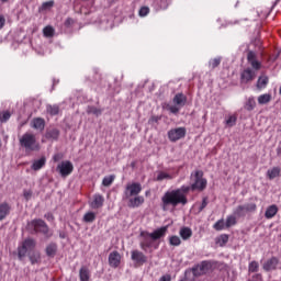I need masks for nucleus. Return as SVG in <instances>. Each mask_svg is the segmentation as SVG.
Masks as SVG:
<instances>
[{
    "label": "nucleus",
    "instance_id": "obj_42",
    "mask_svg": "<svg viewBox=\"0 0 281 281\" xmlns=\"http://www.w3.org/2000/svg\"><path fill=\"white\" fill-rule=\"evenodd\" d=\"M214 229H216V232H222V229H225V221L224 220H220L217 221L214 225H213Z\"/></svg>",
    "mask_w": 281,
    "mask_h": 281
},
{
    "label": "nucleus",
    "instance_id": "obj_58",
    "mask_svg": "<svg viewBox=\"0 0 281 281\" xmlns=\"http://www.w3.org/2000/svg\"><path fill=\"white\" fill-rule=\"evenodd\" d=\"M45 218H47V221H54V215L48 213L45 215Z\"/></svg>",
    "mask_w": 281,
    "mask_h": 281
},
{
    "label": "nucleus",
    "instance_id": "obj_38",
    "mask_svg": "<svg viewBox=\"0 0 281 281\" xmlns=\"http://www.w3.org/2000/svg\"><path fill=\"white\" fill-rule=\"evenodd\" d=\"M246 111H254L256 109V100L254 98H249L245 104Z\"/></svg>",
    "mask_w": 281,
    "mask_h": 281
},
{
    "label": "nucleus",
    "instance_id": "obj_48",
    "mask_svg": "<svg viewBox=\"0 0 281 281\" xmlns=\"http://www.w3.org/2000/svg\"><path fill=\"white\" fill-rule=\"evenodd\" d=\"M148 12H150L148 7H142L139 10V16H147Z\"/></svg>",
    "mask_w": 281,
    "mask_h": 281
},
{
    "label": "nucleus",
    "instance_id": "obj_37",
    "mask_svg": "<svg viewBox=\"0 0 281 281\" xmlns=\"http://www.w3.org/2000/svg\"><path fill=\"white\" fill-rule=\"evenodd\" d=\"M169 245L172 247H179L181 245V238L177 235H173L169 238Z\"/></svg>",
    "mask_w": 281,
    "mask_h": 281
},
{
    "label": "nucleus",
    "instance_id": "obj_34",
    "mask_svg": "<svg viewBox=\"0 0 281 281\" xmlns=\"http://www.w3.org/2000/svg\"><path fill=\"white\" fill-rule=\"evenodd\" d=\"M228 241H229V236L226 234L221 235L216 240L220 247H225V245H227Z\"/></svg>",
    "mask_w": 281,
    "mask_h": 281
},
{
    "label": "nucleus",
    "instance_id": "obj_3",
    "mask_svg": "<svg viewBox=\"0 0 281 281\" xmlns=\"http://www.w3.org/2000/svg\"><path fill=\"white\" fill-rule=\"evenodd\" d=\"M21 148H24L25 153H38L41 150V143L36 139V135L26 132L19 138Z\"/></svg>",
    "mask_w": 281,
    "mask_h": 281
},
{
    "label": "nucleus",
    "instance_id": "obj_18",
    "mask_svg": "<svg viewBox=\"0 0 281 281\" xmlns=\"http://www.w3.org/2000/svg\"><path fill=\"white\" fill-rule=\"evenodd\" d=\"M45 164H47V158H45V156L41 157L37 160H34L32 164V170H41V168H43L45 166Z\"/></svg>",
    "mask_w": 281,
    "mask_h": 281
},
{
    "label": "nucleus",
    "instance_id": "obj_28",
    "mask_svg": "<svg viewBox=\"0 0 281 281\" xmlns=\"http://www.w3.org/2000/svg\"><path fill=\"white\" fill-rule=\"evenodd\" d=\"M234 216H237V218H243V216H247V213L245 211V207L243 205H238L234 211H233Z\"/></svg>",
    "mask_w": 281,
    "mask_h": 281
},
{
    "label": "nucleus",
    "instance_id": "obj_46",
    "mask_svg": "<svg viewBox=\"0 0 281 281\" xmlns=\"http://www.w3.org/2000/svg\"><path fill=\"white\" fill-rule=\"evenodd\" d=\"M167 109L168 111H170V113H172L173 115H177V113H179L181 108L179 105H169Z\"/></svg>",
    "mask_w": 281,
    "mask_h": 281
},
{
    "label": "nucleus",
    "instance_id": "obj_50",
    "mask_svg": "<svg viewBox=\"0 0 281 281\" xmlns=\"http://www.w3.org/2000/svg\"><path fill=\"white\" fill-rule=\"evenodd\" d=\"M207 198H203L202 200V204L199 207V212H203V210H205L207 207Z\"/></svg>",
    "mask_w": 281,
    "mask_h": 281
},
{
    "label": "nucleus",
    "instance_id": "obj_51",
    "mask_svg": "<svg viewBox=\"0 0 281 281\" xmlns=\"http://www.w3.org/2000/svg\"><path fill=\"white\" fill-rule=\"evenodd\" d=\"M10 116H11L10 112H4L2 116H0V122L2 123L7 122L8 120H10Z\"/></svg>",
    "mask_w": 281,
    "mask_h": 281
},
{
    "label": "nucleus",
    "instance_id": "obj_6",
    "mask_svg": "<svg viewBox=\"0 0 281 281\" xmlns=\"http://www.w3.org/2000/svg\"><path fill=\"white\" fill-rule=\"evenodd\" d=\"M212 270V261L204 260L198 266L192 268V273L195 278H199L201 276H205L209 271Z\"/></svg>",
    "mask_w": 281,
    "mask_h": 281
},
{
    "label": "nucleus",
    "instance_id": "obj_2",
    "mask_svg": "<svg viewBox=\"0 0 281 281\" xmlns=\"http://www.w3.org/2000/svg\"><path fill=\"white\" fill-rule=\"evenodd\" d=\"M168 233V226H162L157 228L153 233H140V237L143 238L140 241V248L146 251V249H150L153 247V243L155 240H159V238H164Z\"/></svg>",
    "mask_w": 281,
    "mask_h": 281
},
{
    "label": "nucleus",
    "instance_id": "obj_4",
    "mask_svg": "<svg viewBox=\"0 0 281 281\" xmlns=\"http://www.w3.org/2000/svg\"><path fill=\"white\" fill-rule=\"evenodd\" d=\"M29 227L33 229L31 234H43L44 236H47V238L52 236V234H49V226H47V223L43 220H33L29 224Z\"/></svg>",
    "mask_w": 281,
    "mask_h": 281
},
{
    "label": "nucleus",
    "instance_id": "obj_17",
    "mask_svg": "<svg viewBox=\"0 0 281 281\" xmlns=\"http://www.w3.org/2000/svg\"><path fill=\"white\" fill-rule=\"evenodd\" d=\"M32 128L35 131H44L45 130V120L41 117H36L32 121Z\"/></svg>",
    "mask_w": 281,
    "mask_h": 281
},
{
    "label": "nucleus",
    "instance_id": "obj_43",
    "mask_svg": "<svg viewBox=\"0 0 281 281\" xmlns=\"http://www.w3.org/2000/svg\"><path fill=\"white\" fill-rule=\"evenodd\" d=\"M209 65L212 69H216V67H218V65H221V57H216L214 59H211Z\"/></svg>",
    "mask_w": 281,
    "mask_h": 281
},
{
    "label": "nucleus",
    "instance_id": "obj_36",
    "mask_svg": "<svg viewBox=\"0 0 281 281\" xmlns=\"http://www.w3.org/2000/svg\"><path fill=\"white\" fill-rule=\"evenodd\" d=\"M56 249H57L56 244H49L46 247V255L49 256V257L56 256Z\"/></svg>",
    "mask_w": 281,
    "mask_h": 281
},
{
    "label": "nucleus",
    "instance_id": "obj_60",
    "mask_svg": "<svg viewBox=\"0 0 281 281\" xmlns=\"http://www.w3.org/2000/svg\"><path fill=\"white\" fill-rule=\"evenodd\" d=\"M2 1V3H5V2H8V0H1Z\"/></svg>",
    "mask_w": 281,
    "mask_h": 281
},
{
    "label": "nucleus",
    "instance_id": "obj_14",
    "mask_svg": "<svg viewBox=\"0 0 281 281\" xmlns=\"http://www.w3.org/2000/svg\"><path fill=\"white\" fill-rule=\"evenodd\" d=\"M127 200V206L133 209L139 207V205H143L144 203V196L142 195H134V198H130Z\"/></svg>",
    "mask_w": 281,
    "mask_h": 281
},
{
    "label": "nucleus",
    "instance_id": "obj_39",
    "mask_svg": "<svg viewBox=\"0 0 281 281\" xmlns=\"http://www.w3.org/2000/svg\"><path fill=\"white\" fill-rule=\"evenodd\" d=\"M234 225H236V215L227 216L225 227L229 228V227H234Z\"/></svg>",
    "mask_w": 281,
    "mask_h": 281
},
{
    "label": "nucleus",
    "instance_id": "obj_49",
    "mask_svg": "<svg viewBox=\"0 0 281 281\" xmlns=\"http://www.w3.org/2000/svg\"><path fill=\"white\" fill-rule=\"evenodd\" d=\"M247 60L248 63H252L254 60H256V53H254L252 50H249L247 54Z\"/></svg>",
    "mask_w": 281,
    "mask_h": 281
},
{
    "label": "nucleus",
    "instance_id": "obj_41",
    "mask_svg": "<svg viewBox=\"0 0 281 281\" xmlns=\"http://www.w3.org/2000/svg\"><path fill=\"white\" fill-rule=\"evenodd\" d=\"M164 179H168L171 180L172 176H170L169 173H166L164 171L158 172V176L156 178V181H164Z\"/></svg>",
    "mask_w": 281,
    "mask_h": 281
},
{
    "label": "nucleus",
    "instance_id": "obj_27",
    "mask_svg": "<svg viewBox=\"0 0 281 281\" xmlns=\"http://www.w3.org/2000/svg\"><path fill=\"white\" fill-rule=\"evenodd\" d=\"M46 111L47 113H49V115H58V113H60V106H58L57 104H48L46 105Z\"/></svg>",
    "mask_w": 281,
    "mask_h": 281
},
{
    "label": "nucleus",
    "instance_id": "obj_40",
    "mask_svg": "<svg viewBox=\"0 0 281 281\" xmlns=\"http://www.w3.org/2000/svg\"><path fill=\"white\" fill-rule=\"evenodd\" d=\"M43 34L46 38H52V36H54V27L45 26L43 30Z\"/></svg>",
    "mask_w": 281,
    "mask_h": 281
},
{
    "label": "nucleus",
    "instance_id": "obj_31",
    "mask_svg": "<svg viewBox=\"0 0 281 281\" xmlns=\"http://www.w3.org/2000/svg\"><path fill=\"white\" fill-rule=\"evenodd\" d=\"M244 211L247 213H254L256 210H258V205L256 203H247L243 205Z\"/></svg>",
    "mask_w": 281,
    "mask_h": 281
},
{
    "label": "nucleus",
    "instance_id": "obj_12",
    "mask_svg": "<svg viewBox=\"0 0 281 281\" xmlns=\"http://www.w3.org/2000/svg\"><path fill=\"white\" fill-rule=\"evenodd\" d=\"M121 261H122V256L120 255V252L117 250H114L109 255L110 267L117 269V267H120Z\"/></svg>",
    "mask_w": 281,
    "mask_h": 281
},
{
    "label": "nucleus",
    "instance_id": "obj_30",
    "mask_svg": "<svg viewBox=\"0 0 281 281\" xmlns=\"http://www.w3.org/2000/svg\"><path fill=\"white\" fill-rule=\"evenodd\" d=\"M271 102V94L266 93L258 97L259 104H269Z\"/></svg>",
    "mask_w": 281,
    "mask_h": 281
},
{
    "label": "nucleus",
    "instance_id": "obj_15",
    "mask_svg": "<svg viewBox=\"0 0 281 281\" xmlns=\"http://www.w3.org/2000/svg\"><path fill=\"white\" fill-rule=\"evenodd\" d=\"M131 254V258L134 262H138L140 265H144V262H146V257L144 256V252L139 250H132Z\"/></svg>",
    "mask_w": 281,
    "mask_h": 281
},
{
    "label": "nucleus",
    "instance_id": "obj_56",
    "mask_svg": "<svg viewBox=\"0 0 281 281\" xmlns=\"http://www.w3.org/2000/svg\"><path fill=\"white\" fill-rule=\"evenodd\" d=\"M60 159H63V154H55L53 157L54 161H60Z\"/></svg>",
    "mask_w": 281,
    "mask_h": 281
},
{
    "label": "nucleus",
    "instance_id": "obj_11",
    "mask_svg": "<svg viewBox=\"0 0 281 281\" xmlns=\"http://www.w3.org/2000/svg\"><path fill=\"white\" fill-rule=\"evenodd\" d=\"M280 265V259L278 257H271L270 259L266 260L262 265L263 271H276L278 266Z\"/></svg>",
    "mask_w": 281,
    "mask_h": 281
},
{
    "label": "nucleus",
    "instance_id": "obj_21",
    "mask_svg": "<svg viewBox=\"0 0 281 281\" xmlns=\"http://www.w3.org/2000/svg\"><path fill=\"white\" fill-rule=\"evenodd\" d=\"M10 204L8 203H2L0 204V221H3L8 214H10Z\"/></svg>",
    "mask_w": 281,
    "mask_h": 281
},
{
    "label": "nucleus",
    "instance_id": "obj_1",
    "mask_svg": "<svg viewBox=\"0 0 281 281\" xmlns=\"http://www.w3.org/2000/svg\"><path fill=\"white\" fill-rule=\"evenodd\" d=\"M191 177H194V183L190 186H182L178 189L167 191L162 198V210H166L168 205H172V207H177V205H188V194L192 190H205L207 188V180L203 178V171L196 170L194 173L191 175Z\"/></svg>",
    "mask_w": 281,
    "mask_h": 281
},
{
    "label": "nucleus",
    "instance_id": "obj_52",
    "mask_svg": "<svg viewBox=\"0 0 281 281\" xmlns=\"http://www.w3.org/2000/svg\"><path fill=\"white\" fill-rule=\"evenodd\" d=\"M160 120H161V117H159V116H151L148 120V124H157V122H159Z\"/></svg>",
    "mask_w": 281,
    "mask_h": 281
},
{
    "label": "nucleus",
    "instance_id": "obj_32",
    "mask_svg": "<svg viewBox=\"0 0 281 281\" xmlns=\"http://www.w3.org/2000/svg\"><path fill=\"white\" fill-rule=\"evenodd\" d=\"M83 223H93L95 221L94 212H87L82 218Z\"/></svg>",
    "mask_w": 281,
    "mask_h": 281
},
{
    "label": "nucleus",
    "instance_id": "obj_24",
    "mask_svg": "<svg viewBox=\"0 0 281 281\" xmlns=\"http://www.w3.org/2000/svg\"><path fill=\"white\" fill-rule=\"evenodd\" d=\"M267 85H269V77L267 76H261L257 80V89H266Z\"/></svg>",
    "mask_w": 281,
    "mask_h": 281
},
{
    "label": "nucleus",
    "instance_id": "obj_13",
    "mask_svg": "<svg viewBox=\"0 0 281 281\" xmlns=\"http://www.w3.org/2000/svg\"><path fill=\"white\" fill-rule=\"evenodd\" d=\"M102 205H104V196H102L101 194H95L92 202L90 203V207L92 210H100Z\"/></svg>",
    "mask_w": 281,
    "mask_h": 281
},
{
    "label": "nucleus",
    "instance_id": "obj_35",
    "mask_svg": "<svg viewBox=\"0 0 281 281\" xmlns=\"http://www.w3.org/2000/svg\"><path fill=\"white\" fill-rule=\"evenodd\" d=\"M87 113L95 115L97 117H100V115H102V110L95 106H88Z\"/></svg>",
    "mask_w": 281,
    "mask_h": 281
},
{
    "label": "nucleus",
    "instance_id": "obj_5",
    "mask_svg": "<svg viewBox=\"0 0 281 281\" xmlns=\"http://www.w3.org/2000/svg\"><path fill=\"white\" fill-rule=\"evenodd\" d=\"M34 247H36V240L32 238H27L22 243V246L18 247V257L19 260H23L25 256H27V251H33Z\"/></svg>",
    "mask_w": 281,
    "mask_h": 281
},
{
    "label": "nucleus",
    "instance_id": "obj_47",
    "mask_svg": "<svg viewBox=\"0 0 281 281\" xmlns=\"http://www.w3.org/2000/svg\"><path fill=\"white\" fill-rule=\"evenodd\" d=\"M250 65H251V67H252V69L255 70V71H258L259 69H260V67H262V65L260 64V61H258V60H252V61H250Z\"/></svg>",
    "mask_w": 281,
    "mask_h": 281
},
{
    "label": "nucleus",
    "instance_id": "obj_25",
    "mask_svg": "<svg viewBox=\"0 0 281 281\" xmlns=\"http://www.w3.org/2000/svg\"><path fill=\"white\" fill-rule=\"evenodd\" d=\"M29 260L32 265H38L41 262V252L38 251H32L29 254Z\"/></svg>",
    "mask_w": 281,
    "mask_h": 281
},
{
    "label": "nucleus",
    "instance_id": "obj_9",
    "mask_svg": "<svg viewBox=\"0 0 281 281\" xmlns=\"http://www.w3.org/2000/svg\"><path fill=\"white\" fill-rule=\"evenodd\" d=\"M186 127H177L168 132V138L170 142H179V139H183V137H186Z\"/></svg>",
    "mask_w": 281,
    "mask_h": 281
},
{
    "label": "nucleus",
    "instance_id": "obj_44",
    "mask_svg": "<svg viewBox=\"0 0 281 281\" xmlns=\"http://www.w3.org/2000/svg\"><path fill=\"white\" fill-rule=\"evenodd\" d=\"M236 115H231L227 120H226V126L231 127L232 126H236Z\"/></svg>",
    "mask_w": 281,
    "mask_h": 281
},
{
    "label": "nucleus",
    "instance_id": "obj_16",
    "mask_svg": "<svg viewBox=\"0 0 281 281\" xmlns=\"http://www.w3.org/2000/svg\"><path fill=\"white\" fill-rule=\"evenodd\" d=\"M188 102V97H186L183 93H178L173 97V103L177 106H180V109Z\"/></svg>",
    "mask_w": 281,
    "mask_h": 281
},
{
    "label": "nucleus",
    "instance_id": "obj_59",
    "mask_svg": "<svg viewBox=\"0 0 281 281\" xmlns=\"http://www.w3.org/2000/svg\"><path fill=\"white\" fill-rule=\"evenodd\" d=\"M71 23H74V20H71V18H68V19L66 20V25H70Z\"/></svg>",
    "mask_w": 281,
    "mask_h": 281
},
{
    "label": "nucleus",
    "instance_id": "obj_7",
    "mask_svg": "<svg viewBox=\"0 0 281 281\" xmlns=\"http://www.w3.org/2000/svg\"><path fill=\"white\" fill-rule=\"evenodd\" d=\"M142 192V183L133 182L127 184L124 191V199H131L133 196H138Z\"/></svg>",
    "mask_w": 281,
    "mask_h": 281
},
{
    "label": "nucleus",
    "instance_id": "obj_54",
    "mask_svg": "<svg viewBox=\"0 0 281 281\" xmlns=\"http://www.w3.org/2000/svg\"><path fill=\"white\" fill-rule=\"evenodd\" d=\"M172 280V277H170V274H165L162 276L159 281H171Z\"/></svg>",
    "mask_w": 281,
    "mask_h": 281
},
{
    "label": "nucleus",
    "instance_id": "obj_53",
    "mask_svg": "<svg viewBox=\"0 0 281 281\" xmlns=\"http://www.w3.org/2000/svg\"><path fill=\"white\" fill-rule=\"evenodd\" d=\"M23 196L26 201H30L32 199V191L24 190Z\"/></svg>",
    "mask_w": 281,
    "mask_h": 281
},
{
    "label": "nucleus",
    "instance_id": "obj_20",
    "mask_svg": "<svg viewBox=\"0 0 281 281\" xmlns=\"http://www.w3.org/2000/svg\"><path fill=\"white\" fill-rule=\"evenodd\" d=\"M79 278L80 281H89L91 278V272L89 271V268L87 266H82L79 270Z\"/></svg>",
    "mask_w": 281,
    "mask_h": 281
},
{
    "label": "nucleus",
    "instance_id": "obj_22",
    "mask_svg": "<svg viewBox=\"0 0 281 281\" xmlns=\"http://www.w3.org/2000/svg\"><path fill=\"white\" fill-rule=\"evenodd\" d=\"M180 236H181L182 240H190V238H192V228L182 227L180 229Z\"/></svg>",
    "mask_w": 281,
    "mask_h": 281
},
{
    "label": "nucleus",
    "instance_id": "obj_8",
    "mask_svg": "<svg viewBox=\"0 0 281 281\" xmlns=\"http://www.w3.org/2000/svg\"><path fill=\"white\" fill-rule=\"evenodd\" d=\"M57 172H59L60 177H69L71 172H74V164L69 160L61 161L57 165Z\"/></svg>",
    "mask_w": 281,
    "mask_h": 281
},
{
    "label": "nucleus",
    "instance_id": "obj_10",
    "mask_svg": "<svg viewBox=\"0 0 281 281\" xmlns=\"http://www.w3.org/2000/svg\"><path fill=\"white\" fill-rule=\"evenodd\" d=\"M252 80H256V70L246 68L240 75V82L247 85V82H251Z\"/></svg>",
    "mask_w": 281,
    "mask_h": 281
},
{
    "label": "nucleus",
    "instance_id": "obj_26",
    "mask_svg": "<svg viewBox=\"0 0 281 281\" xmlns=\"http://www.w3.org/2000/svg\"><path fill=\"white\" fill-rule=\"evenodd\" d=\"M46 139H58L60 137V132L57 128H53L46 132Z\"/></svg>",
    "mask_w": 281,
    "mask_h": 281
},
{
    "label": "nucleus",
    "instance_id": "obj_33",
    "mask_svg": "<svg viewBox=\"0 0 281 281\" xmlns=\"http://www.w3.org/2000/svg\"><path fill=\"white\" fill-rule=\"evenodd\" d=\"M260 269V263L258 261H251L248 265V271L249 273H258V270Z\"/></svg>",
    "mask_w": 281,
    "mask_h": 281
},
{
    "label": "nucleus",
    "instance_id": "obj_57",
    "mask_svg": "<svg viewBox=\"0 0 281 281\" xmlns=\"http://www.w3.org/2000/svg\"><path fill=\"white\" fill-rule=\"evenodd\" d=\"M252 278L257 281H262V274L260 273L255 274Z\"/></svg>",
    "mask_w": 281,
    "mask_h": 281
},
{
    "label": "nucleus",
    "instance_id": "obj_29",
    "mask_svg": "<svg viewBox=\"0 0 281 281\" xmlns=\"http://www.w3.org/2000/svg\"><path fill=\"white\" fill-rule=\"evenodd\" d=\"M114 181H115V176L113 175L106 176L102 180V186H104V188H109L113 184Z\"/></svg>",
    "mask_w": 281,
    "mask_h": 281
},
{
    "label": "nucleus",
    "instance_id": "obj_19",
    "mask_svg": "<svg viewBox=\"0 0 281 281\" xmlns=\"http://www.w3.org/2000/svg\"><path fill=\"white\" fill-rule=\"evenodd\" d=\"M278 211H279V209H278V205H276V204L268 206L265 212L266 218H268V220L273 218V216H276V214H278Z\"/></svg>",
    "mask_w": 281,
    "mask_h": 281
},
{
    "label": "nucleus",
    "instance_id": "obj_55",
    "mask_svg": "<svg viewBox=\"0 0 281 281\" xmlns=\"http://www.w3.org/2000/svg\"><path fill=\"white\" fill-rule=\"evenodd\" d=\"M4 25H5V18L3 15H0V30H3Z\"/></svg>",
    "mask_w": 281,
    "mask_h": 281
},
{
    "label": "nucleus",
    "instance_id": "obj_23",
    "mask_svg": "<svg viewBox=\"0 0 281 281\" xmlns=\"http://www.w3.org/2000/svg\"><path fill=\"white\" fill-rule=\"evenodd\" d=\"M280 172H281L280 167H273L267 171V177L268 179L273 180L280 176Z\"/></svg>",
    "mask_w": 281,
    "mask_h": 281
},
{
    "label": "nucleus",
    "instance_id": "obj_45",
    "mask_svg": "<svg viewBox=\"0 0 281 281\" xmlns=\"http://www.w3.org/2000/svg\"><path fill=\"white\" fill-rule=\"evenodd\" d=\"M49 8H54V0L43 2L42 10H49Z\"/></svg>",
    "mask_w": 281,
    "mask_h": 281
}]
</instances>
